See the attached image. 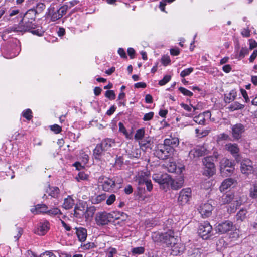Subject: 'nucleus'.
I'll use <instances>...</instances> for the list:
<instances>
[{
  "instance_id": "nucleus-17",
  "label": "nucleus",
  "mask_w": 257,
  "mask_h": 257,
  "mask_svg": "<svg viewBox=\"0 0 257 257\" xmlns=\"http://www.w3.org/2000/svg\"><path fill=\"white\" fill-rule=\"evenodd\" d=\"M150 173L146 171H140L138 173L135 177V181L141 185L150 180Z\"/></svg>"
},
{
  "instance_id": "nucleus-30",
  "label": "nucleus",
  "mask_w": 257,
  "mask_h": 257,
  "mask_svg": "<svg viewBox=\"0 0 257 257\" xmlns=\"http://www.w3.org/2000/svg\"><path fill=\"white\" fill-rule=\"evenodd\" d=\"M36 13L34 9H30L28 10L23 16V21H35Z\"/></svg>"
},
{
  "instance_id": "nucleus-21",
  "label": "nucleus",
  "mask_w": 257,
  "mask_h": 257,
  "mask_svg": "<svg viewBox=\"0 0 257 257\" xmlns=\"http://www.w3.org/2000/svg\"><path fill=\"white\" fill-rule=\"evenodd\" d=\"M166 168L168 171L171 173H181L183 169H184L183 167H178V168H177L176 163L171 161H169L166 165Z\"/></svg>"
},
{
  "instance_id": "nucleus-26",
  "label": "nucleus",
  "mask_w": 257,
  "mask_h": 257,
  "mask_svg": "<svg viewBox=\"0 0 257 257\" xmlns=\"http://www.w3.org/2000/svg\"><path fill=\"white\" fill-rule=\"evenodd\" d=\"M233 162L225 158H224L221 159L220 162V171L221 172L225 171L226 168L228 167H233Z\"/></svg>"
},
{
  "instance_id": "nucleus-14",
  "label": "nucleus",
  "mask_w": 257,
  "mask_h": 257,
  "mask_svg": "<svg viewBox=\"0 0 257 257\" xmlns=\"http://www.w3.org/2000/svg\"><path fill=\"white\" fill-rule=\"evenodd\" d=\"M233 223L230 221H225L219 223L215 227L216 231L223 234L229 231L232 228Z\"/></svg>"
},
{
  "instance_id": "nucleus-58",
  "label": "nucleus",
  "mask_w": 257,
  "mask_h": 257,
  "mask_svg": "<svg viewBox=\"0 0 257 257\" xmlns=\"http://www.w3.org/2000/svg\"><path fill=\"white\" fill-rule=\"evenodd\" d=\"M50 127L51 130L55 132L56 134L59 133L62 130L61 127L57 124L51 125L50 126Z\"/></svg>"
},
{
  "instance_id": "nucleus-27",
  "label": "nucleus",
  "mask_w": 257,
  "mask_h": 257,
  "mask_svg": "<svg viewBox=\"0 0 257 257\" xmlns=\"http://www.w3.org/2000/svg\"><path fill=\"white\" fill-rule=\"evenodd\" d=\"M115 142L113 139L107 138L102 141L99 145L103 148L105 151H107L109 149L113 146Z\"/></svg>"
},
{
  "instance_id": "nucleus-22",
  "label": "nucleus",
  "mask_w": 257,
  "mask_h": 257,
  "mask_svg": "<svg viewBox=\"0 0 257 257\" xmlns=\"http://www.w3.org/2000/svg\"><path fill=\"white\" fill-rule=\"evenodd\" d=\"M73 216L77 218H81L85 215V207L84 206H76L73 210Z\"/></svg>"
},
{
  "instance_id": "nucleus-35",
  "label": "nucleus",
  "mask_w": 257,
  "mask_h": 257,
  "mask_svg": "<svg viewBox=\"0 0 257 257\" xmlns=\"http://www.w3.org/2000/svg\"><path fill=\"white\" fill-rule=\"evenodd\" d=\"M47 206L45 204H38L36 206L35 208L33 210L32 209L31 211L36 214L39 213H44L47 211Z\"/></svg>"
},
{
  "instance_id": "nucleus-47",
  "label": "nucleus",
  "mask_w": 257,
  "mask_h": 257,
  "mask_svg": "<svg viewBox=\"0 0 257 257\" xmlns=\"http://www.w3.org/2000/svg\"><path fill=\"white\" fill-rule=\"evenodd\" d=\"M145 249L143 247H137L132 249V252L135 254H141L144 253Z\"/></svg>"
},
{
  "instance_id": "nucleus-5",
  "label": "nucleus",
  "mask_w": 257,
  "mask_h": 257,
  "mask_svg": "<svg viewBox=\"0 0 257 257\" xmlns=\"http://www.w3.org/2000/svg\"><path fill=\"white\" fill-rule=\"evenodd\" d=\"M35 21H23V19H22L21 22L19 24V25L23 27L21 31H30L33 34L37 35L38 36L42 35L43 33V31L41 29H36L37 25L35 23Z\"/></svg>"
},
{
  "instance_id": "nucleus-39",
  "label": "nucleus",
  "mask_w": 257,
  "mask_h": 257,
  "mask_svg": "<svg viewBox=\"0 0 257 257\" xmlns=\"http://www.w3.org/2000/svg\"><path fill=\"white\" fill-rule=\"evenodd\" d=\"M247 211L244 209H241L236 215L237 220L241 221L244 220L247 217Z\"/></svg>"
},
{
  "instance_id": "nucleus-15",
  "label": "nucleus",
  "mask_w": 257,
  "mask_h": 257,
  "mask_svg": "<svg viewBox=\"0 0 257 257\" xmlns=\"http://www.w3.org/2000/svg\"><path fill=\"white\" fill-rule=\"evenodd\" d=\"M171 248V254L174 256H177L182 253L184 249L185 246L181 243L178 242V239H176L175 244H172L169 246Z\"/></svg>"
},
{
  "instance_id": "nucleus-6",
  "label": "nucleus",
  "mask_w": 257,
  "mask_h": 257,
  "mask_svg": "<svg viewBox=\"0 0 257 257\" xmlns=\"http://www.w3.org/2000/svg\"><path fill=\"white\" fill-rule=\"evenodd\" d=\"M114 218L112 214L105 212H98L96 214L95 220L96 224L99 226L107 224Z\"/></svg>"
},
{
  "instance_id": "nucleus-10",
  "label": "nucleus",
  "mask_w": 257,
  "mask_h": 257,
  "mask_svg": "<svg viewBox=\"0 0 257 257\" xmlns=\"http://www.w3.org/2000/svg\"><path fill=\"white\" fill-rule=\"evenodd\" d=\"M192 197V190L190 188L182 189L178 197V203L180 205L187 204Z\"/></svg>"
},
{
  "instance_id": "nucleus-51",
  "label": "nucleus",
  "mask_w": 257,
  "mask_h": 257,
  "mask_svg": "<svg viewBox=\"0 0 257 257\" xmlns=\"http://www.w3.org/2000/svg\"><path fill=\"white\" fill-rule=\"evenodd\" d=\"M179 90L182 94L185 96H192L193 95V93L192 92L184 87H180L179 88Z\"/></svg>"
},
{
  "instance_id": "nucleus-62",
  "label": "nucleus",
  "mask_w": 257,
  "mask_h": 257,
  "mask_svg": "<svg viewBox=\"0 0 257 257\" xmlns=\"http://www.w3.org/2000/svg\"><path fill=\"white\" fill-rule=\"evenodd\" d=\"M181 106L184 108V109H185V110H186L187 111H188V112L189 113H191L192 112V105H188L186 104H184V103H181L180 104Z\"/></svg>"
},
{
  "instance_id": "nucleus-11",
  "label": "nucleus",
  "mask_w": 257,
  "mask_h": 257,
  "mask_svg": "<svg viewBox=\"0 0 257 257\" xmlns=\"http://www.w3.org/2000/svg\"><path fill=\"white\" fill-rule=\"evenodd\" d=\"M231 135L234 140L240 139L245 131V126L241 123H236L231 125Z\"/></svg>"
},
{
  "instance_id": "nucleus-45",
  "label": "nucleus",
  "mask_w": 257,
  "mask_h": 257,
  "mask_svg": "<svg viewBox=\"0 0 257 257\" xmlns=\"http://www.w3.org/2000/svg\"><path fill=\"white\" fill-rule=\"evenodd\" d=\"M32 111L30 109H27L23 112V116L26 118L27 120H30L32 118Z\"/></svg>"
},
{
  "instance_id": "nucleus-31",
  "label": "nucleus",
  "mask_w": 257,
  "mask_h": 257,
  "mask_svg": "<svg viewBox=\"0 0 257 257\" xmlns=\"http://www.w3.org/2000/svg\"><path fill=\"white\" fill-rule=\"evenodd\" d=\"M225 148L226 150L230 152L232 154H236L239 152V148L236 144L228 143L225 145Z\"/></svg>"
},
{
  "instance_id": "nucleus-36",
  "label": "nucleus",
  "mask_w": 257,
  "mask_h": 257,
  "mask_svg": "<svg viewBox=\"0 0 257 257\" xmlns=\"http://www.w3.org/2000/svg\"><path fill=\"white\" fill-rule=\"evenodd\" d=\"M244 107V105L240 103L235 101L232 103L229 107L228 109L230 111L233 112L235 110L242 109Z\"/></svg>"
},
{
  "instance_id": "nucleus-13",
  "label": "nucleus",
  "mask_w": 257,
  "mask_h": 257,
  "mask_svg": "<svg viewBox=\"0 0 257 257\" xmlns=\"http://www.w3.org/2000/svg\"><path fill=\"white\" fill-rule=\"evenodd\" d=\"M198 209L202 216L206 218L211 215L213 206L211 204L206 203L200 205Z\"/></svg>"
},
{
  "instance_id": "nucleus-50",
  "label": "nucleus",
  "mask_w": 257,
  "mask_h": 257,
  "mask_svg": "<svg viewBox=\"0 0 257 257\" xmlns=\"http://www.w3.org/2000/svg\"><path fill=\"white\" fill-rule=\"evenodd\" d=\"M171 79V76L170 75H166L164 77V78L159 81V84L160 86H163L165 85L167 83H168Z\"/></svg>"
},
{
  "instance_id": "nucleus-28",
  "label": "nucleus",
  "mask_w": 257,
  "mask_h": 257,
  "mask_svg": "<svg viewBox=\"0 0 257 257\" xmlns=\"http://www.w3.org/2000/svg\"><path fill=\"white\" fill-rule=\"evenodd\" d=\"M76 234L78 239L81 242H84L87 237V230L84 228H79L76 229Z\"/></svg>"
},
{
  "instance_id": "nucleus-23",
  "label": "nucleus",
  "mask_w": 257,
  "mask_h": 257,
  "mask_svg": "<svg viewBox=\"0 0 257 257\" xmlns=\"http://www.w3.org/2000/svg\"><path fill=\"white\" fill-rule=\"evenodd\" d=\"M115 181L111 179L106 178L102 184V188L105 191H109L115 186Z\"/></svg>"
},
{
  "instance_id": "nucleus-60",
  "label": "nucleus",
  "mask_w": 257,
  "mask_h": 257,
  "mask_svg": "<svg viewBox=\"0 0 257 257\" xmlns=\"http://www.w3.org/2000/svg\"><path fill=\"white\" fill-rule=\"evenodd\" d=\"M116 197L114 194H111L106 200V204L108 205H111L115 200Z\"/></svg>"
},
{
  "instance_id": "nucleus-54",
  "label": "nucleus",
  "mask_w": 257,
  "mask_h": 257,
  "mask_svg": "<svg viewBox=\"0 0 257 257\" xmlns=\"http://www.w3.org/2000/svg\"><path fill=\"white\" fill-rule=\"evenodd\" d=\"M118 126L119 131L122 132L126 137V138H128V134L123 123L122 122H119Z\"/></svg>"
},
{
  "instance_id": "nucleus-16",
  "label": "nucleus",
  "mask_w": 257,
  "mask_h": 257,
  "mask_svg": "<svg viewBox=\"0 0 257 257\" xmlns=\"http://www.w3.org/2000/svg\"><path fill=\"white\" fill-rule=\"evenodd\" d=\"M184 182V178L182 177H180L175 179H173L169 177L167 184H169L173 190H176L183 187Z\"/></svg>"
},
{
  "instance_id": "nucleus-37",
  "label": "nucleus",
  "mask_w": 257,
  "mask_h": 257,
  "mask_svg": "<svg viewBox=\"0 0 257 257\" xmlns=\"http://www.w3.org/2000/svg\"><path fill=\"white\" fill-rule=\"evenodd\" d=\"M152 141V138L150 137H147L143 138L142 140H141L139 141V144L140 147H144L146 148L149 147L150 145L151 142Z\"/></svg>"
},
{
  "instance_id": "nucleus-2",
  "label": "nucleus",
  "mask_w": 257,
  "mask_h": 257,
  "mask_svg": "<svg viewBox=\"0 0 257 257\" xmlns=\"http://www.w3.org/2000/svg\"><path fill=\"white\" fill-rule=\"evenodd\" d=\"M152 238L154 242L165 244L168 247L175 244L176 239L174 231L169 230L165 233L154 232L152 234Z\"/></svg>"
},
{
  "instance_id": "nucleus-4",
  "label": "nucleus",
  "mask_w": 257,
  "mask_h": 257,
  "mask_svg": "<svg viewBox=\"0 0 257 257\" xmlns=\"http://www.w3.org/2000/svg\"><path fill=\"white\" fill-rule=\"evenodd\" d=\"M213 161L211 156H208L203 159L202 162L205 166L203 172L204 175L211 177L215 174L216 168Z\"/></svg>"
},
{
  "instance_id": "nucleus-49",
  "label": "nucleus",
  "mask_w": 257,
  "mask_h": 257,
  "mask_svg": "<svg viewBox=\"0 0 257 257\" xmlns=\"http://www.w3.org/2000/svg\"><path fill=\"white\" fill-rule=\"evenodd\" d=\"M249 53V49L246 47H242L239 52L238 58H242Z\"/></svg>"
},
{
  "instance_id": "nucleus-29",
  "label": "nucleus",
  "mask_w": 257,
  "mask_h": 257,
  "mask_svg": "<svg viewBox=\"0 0 257 257\" xmlns=\"http://www.w3.org/2000/svg\"><path fill=\"white\" fill-rule=\"evenodd\" d=\"M234 182V180L232 178L224 180L219 187L220 191L223 192L227 190L233 184Z\"/></svg>"
},
{
  "instance_id": "nucleus-59",
  "label": "nucleus",
  "mask_w": 257,
  "mask_h": 257,
  "mask_svg": "<svg viewBox=\"0 0 257 257\" xmlns=\"http://www.w3.org/2000/svg\"><path fill=\"white\" fill-rule=\"evenodd\" d=\"M154 116V112H150L148 113H146L143 118L144 121H149L151 120Z\"/></svg>"
},
{
  "instance_id": "nucleus-55",
  "label": "nucleus",
  "mask_w": 257,
  "mask_h": 257,
  "mask_svg": "<svg viewBox=\"0 0 257 257\" xmlns=\"http://www.w3.org/2000/svg\"><path fill=\"white\" fill-rule=\"evenodd\" d=\"M88 178L87 175L83 172H80L78 173V176L76 177V179L78 181L81 180H86Z\"/></svg>"
},
{
  "instance_id": "nucleus-20",
  "label": "nucleus",
  "mask_w": 257,
  "mask_h": 257,
  "mask_svg": "<svg viewBox=\"0 0 257 257\" xmlns=\"http://www.w3.org/2000/svg\"><path fill=\"white\" fill-rule=\"evenodd\" d=\"M211 116V113L209 111L205 112L203 113H200L198 116H195L193 120L197 123L201 125H204L205 122V117Z\"/></svg>"
},
{
  "instance_id": "nucleus-64",
  "label": "nucleus",
  "mask_w": 257,
  "mask_h": 257,
  "mask_svg": "<svg viewBox=\"0 0 257 257\" xmlns=\"http://www.w3.org/2000/svg\"><path fill=\"white\" fill-rule=\"evenodd\" d=\"M144 184H146L147 190L148 191L150 192L152 190L153 185L150 179L147 182H145Z\"/></svg>"
},
{
  "instance_id": "nucleus-34",
  "label": "nucleus",
  "mask_w": 257,
  "mask_h": 257,
  "mask_svg": "<svg viewBox=\"0 0 257 257\" xmlns=\"http://www.w3.org/2000/svg\"><path fill=\"white\" fill-rule=\"evenodd\" d=\"M48 212L49 214L52 215H61L62 216V217H60L59 216L58 217L59 218V219L61 222L62 226L64 227V221L63 220L64 218V215H62V213L60 210V209H59L57 208H55L48 211Z\"/></svg>"
},
{
  "instance_id": "nucleus-12",
  "label": "nucleus",
  "mask_w": 257,
  "mask_h": 257,
  "mask_svg": "<svg viewBox=\"0 0 257 257\" xmlns=\"http://www.w3.org/2000/svg\"><path fill=\"white\" fill-rule=\"evenodd\" d=\"M240 170L244 174L252 173L253 170L252 162L248 159H243L240 163Z\"/></svg>"
},
{
  "instance_id": "nucleus-44",
  "label": "nucleus",
  "mask_w": 257,
  "mask_h": 257,
  "mask_svg": "<svg viewBox=\"0 0 257 257\" xmlns=\"http://www.w3.org/2000/svg\"><path fill=\"white\" fill-rule=\"evenodd\" d=\"M105 199V194H103L96 196L95 198L93 199V202L94 203L97 204L100 203L102 201L104 200Z\"/></svg>"
},
{
  "instance_id": "nucleus-25",
  "label": "nucleus",
  "mask_w": 257,
  "mask_h": 257,
  "mask_svg": "<svg viewBox=\"0 0 257 257\" xmlns=\"http://www.w3.org/2000/svg\"><path fill=\"white\" fill-rule=\"evenodd\" d=\"M164 143L168 147H172L173 148V146L176 147L179 145V140L178 138L173 137L172 136H170L169 138L165 139L164 140Z\"/></svg>"
},
{
  "instance_id": "nucleus-9",
  "label": "nucleus",
  "mask_w": 257,
  "mask_h": 257,
  "mask_svg": "<svg viewBox=\"0 0 257 257\" xmlns=\"http://www.w3.org/2000/svg\"><path fill=\"white\" fill-rule=\"evenodd\" d=\"M212 226L208 222H204L199 225L198 232L203 239H208L211 235Z\"/></svg>"
},
{
  "instance_id": "nucleus-8",
  "label": "nucleus",
  "mask_w": 257,
  "mask_h": 257,
  "mask_svg": "<svg viewBox=\"0 0 257 257\" xmlns=\"http://www.w3.org/2000/svg\"><path fill=\"white\" fill-rule=\"evenodd\" d=\"M209 151L205 145L198 146L192 149L189 153V157L191 160H196L201 156L209 154Z\"/></svg>"
},
{
  "instance_id": "nucleus-46",
  "label": "nucleus",
  "mask_w": 257,
  "mask_h": 257,
  "mask_svg": "<svg viewBox=\"0 0 257 257\" xmlns=\"http://www.w3.org/2000/svg\"><path fill=\"white\" fill-rule=\"evenodd\" d=\"M193 68L192 67L184 69L181 72L180 76L181 77L184 78V77L189 75L191 73H192L193 72Z\"/></svg>"
},
{
  "instance_id": "nucleus-19",
  "label": "nucleus",
  "mask_w": 257,
  "mask_h": 257,
  "mask_svg": "<svg viewBox=\"0 0 257 257\" xmlns=\"http://www.w3.org/2000/svg\"><path fill=\"white\" fill-rule=\"evenodd\" d=\"M169 176L167 174H154L153 176V179L157 183L159 184H167L168 180L169 179Z\"/></svg>"
},
{
  "instance_id": "nucleus-38",
  "label": "nucleus",
  "mask_w": 257,
  "mask_h": 257,
  "mask_svg": "<svg viewBox=\"0 0 257 257\" xmlns=\"http://www.w3.org/2000/svg\"><path fill=\"white\" fill-rule=\"evenodd\" d=\"M75 204V201L72 196H68L65 198V209L72 208Z\"/></svg>"
},
{
  "instance_id": "nucleus-7",
  "label": "nucleus",
  "mask_w": 257,
  "mask_h": 257,
  "mask_svg": "<svg viewBox=\"0 0 257 257\" xmlns=\"http://www.w3.org/2000/svg\"><path fill=\"white\" fill-rule=\"evenodd\" d=\"M64 13V7L63 6L58 9H55L54 5H51L48 9L46 14L47 18H50L52 21H55L61 18Z\"/></svg>"
},
{
  "instance_id": "nucleus-33",
  "label": "nucleus",
  "mask_w": 257,
  "mask_h": 257,
  "mask_svg": "<svg viewBox=\"0 0 257 257\" xmlns=\"http://www.w3.org/2000/svg\"><path fill=\"white\" fill-rule=\"evenodd\" d=\"M236 97V92L235 90H231L229 93L225 94L224 101L225 103H229L234 101Z\"/></svg>"
},
{
  "instance_id": "nucleus-18",
  "label": "nucleus",
  "mask_w": 257,
  "mask_h": 257,
  "mask_svg": "<svg viewBox=\"0 0 257 257\" xmlns=\"http://www.w3.org/2000/svg\"><path fill=\"white\" fill-rule=\"evenodd\" d=\"M49 223L48 221L40 222L37 228L35 230V233L39 235H44L49 230Z\"/></svg>"
},
{
  "instance_id": "nucleus-57",
  "label": "nucleus",
  "mask_w": 257,
  "mask_h": 257,
  "mask_svg": "<svg viewBox=\"0 0 257 257\" xmlns=\"http://www.w3.org/2000/svg\"><path fill=\"white\" fill-rule=\"evenodd\" d=\"M161 62H162V63L163 64V65L167 66L169 64H170V63L171 62V60H170L169 56H164L161 58Z\"/></svg>"
},
{
  "instance_id": "nucleus-3",
  "label": "nucleus",
  "mask_w": 257,
  "mask_h": 257,
  "mask_svg": "<svg viewBox=\"0 0 257 257\" xmlns=\"http://www.w3.org/2000/svg\"><path fill=\"white\" fill-rule=\"evenodd\" d=\"M174 151L172 147H168L164 143H160L156 146L154 154L158 158L165 160L172 155Z\"/></svg>"
},
{
  "instance_id": "nucleus-61",
  "label": "nucleus",
  "mask_w": 257,
  "mask_h": 257,
  "mask_svg": "<svg viewBox=\"0 0 257 257\" xmlns=\"http://www.w3.org/2000/svg\"><path fill=\"white\" fill-rule=\"evenodd\" d=\"M241 35L245 37H248L250 35V31L248 28L243 29L241 32Z\"/></svg>"
},
{
  "instance_id": "nucleus-32",
  "label": "nucleus",
  "mask_w": 257,
  "mask_h": 257,
  "mask_svg": "<svg viewBox=\"0 0 257 257\" xmlns=\"http://www.w3.org/2000/svg\"><path fill=\"white\" fill-rule=\"evenodd\" d=\"M96 211L95 207L94 206H90L89 207H87L86 209H85V213L84 217L86 220H89L92 218L94 213Z\"/></svg>"
},
{
  "instance_id": "nucleus-52",
  "label": "nucleus",
  "mask_w": 257,
  "mask_h": 257,
  "mask_svg": "<svg viewBox=\"0 0 257 257\" xmlns=\"http://www.w3.org/2000/svg\"><path fill=\"white\" fill-rule=\"evenodd\" d=\"M250 196L252 198L257 197V185H254L250 189Z\"/></svg>"
},
{
  "instance_id": "nucleus-24",
  "label": "nucleus",
  "mask_w": 257,
  "mask_h": 257,
  "mask_svg": "<svg viewBox=\"0 0 257 257\" xmlns=\"http://www.w3.org/2000/svg\"><path fill=\"white\" fill-rule=\"evenodd\" d=\"M104 151H105L103 150V148L99 145V144H97L93 150L94 158L96 160H102V157L104 154Z\"/></svg>"
},
{
  "instance_id": "nucleus-63",
  "label": "nucleus",
  "mask_w": 257,
  "mask_h": 257,
  "mask_svg": "<svg viewBox=\"0 0 257 257\" xmlns=\"http://www.w3.org/2000/svg\"><path fill=\"white\" fill-rule=\"evenodd\" d=\"M241 93L243 97L244 98L245 102H247V103L250 100L248 96V94H247V93L246 91V90H245L243 89H241Z\"/></svg>"
},
{
  "instance_id": "nucleus-42",
  "label": "nucleus",
  "mask_w": 257,
  "mask_h": 257,
  "mask_svg": "<svg viewBox=\"0 0 257 257\" xmlns=\"http://www.w3.org/2000/svg\"><path fill=\"white\" fill-rule=\"evenodd\" d=\"M59 189L58 187H49L47 190V192L49 195L53 197H55L59 193Z\"/></svg>"
},
{
  "instance_id": "nucleus-40",
  "label": "nucleus",
  "mask_w": 257,
  "mask_h": 257,
  "mask_svg": "<svg viewBox=\"0 0 257 257\" xmlns=\"http://www.w3.org/2000/svg\"><path fill=\"white\" fill-rule=\"evenodd\" d=\"M145 130L143 128H139L137 130L134 138L136 140L140 141L144 138Z\"/></svg>"
},
{
  "instance_id": "nucleus-56",
  "label": "nucleus",
  "mask_w": 257,
  "mask_h": 257,
  "mask_svg": "<svg viewBox=\"0 0 257 257\" xmlns=\"http://www.w3.org/2000/svg\"><path fill=\"white\" fill-rule=\"evenodd\" d=\"M35 257H56V255L51 251H46L41 253L39 256Z\"/></svg>"
},
{
  "instance_id": "nucleus-43",
  "label": "nucleus",
  "mask_w": 257,
  "mask_h": 257,
  "mask_svg": "<svg viewBox=\"0 0 257 257\" xmlns=\"http://www.w3.org/2000/svg\"><path fill=\"white\" fill-rule=\"evenodd\" d=\"M45 8V5L43 3H39L37 4L34 11L37 14L41 13Z\"/></svg>"
},
{
  "instance_id": "nucleus-41",
  "label": "nucleus",
  "mask_w": 257,
  "mask_h": 257,
  "mask_svg": "<svg viewBox=\"0 0 257 257\" xmlns=\"http://www.w3.org/2000/svg\"><path fill=\"white\" fill-rule=\"evenodd\" d=\"M106 257H115L116 256L117 251L116 248L109 247L105 251Z\"/></svg>"
},
{
  "instance_id": "nucleus-53",
  "label": "nucleus",
  "mask_w": 257,
  "mask_h": 257,
  "mask_svg": "<svg viewBox=\"0 0 257 257\" xmlns=\"http://www.w3.org/2000/svg\"><path fill=\"white\" fill-rule=\"evenodd\" d=\"M81 247L84 250H88L94 248L95 245L93 242H88L86 244H81Z\"/></svg>"
},
{
  "instance_id": "nucleus-1",
  "label": "nucleus",
  "mask_w": 257,
  "mask_h": 257,
  "mask_svg": "<svg viewBox=\"0 0 257 257\" xmlns=\"http://www.w3.org/2000/svg\"><path fill=\"white\" fill-rule=\"evenodd\" d=\"M246 199V197L244 196H235L233 193H229L223 194L221 197L220 201L224 204L230 203L231 211L234 212Z\"/></svg>"
},
{
  "instance_id": "nucleus-48",
  "label": "nucleus",
  "mask_w": 257,
  "mask_h": 257,
  "mask_svg": "<svg viewBox=\"0 0 257 257\" xmlns=\"http://www.w3.org/2000/svg\"><path fill=\"white\" fill-rule=\"evenodd\" d=\"M105 97L110 100H114L115 98V94L113 90H107L105 92Z\"/></svg>"
}]
</instances>
